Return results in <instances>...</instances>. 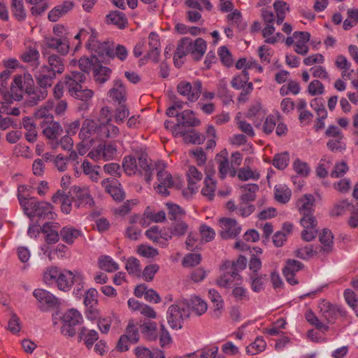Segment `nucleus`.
I'll use <instances>...</instances> for the list:
<instances>
[{
    "mask_svg": "<svg viewBox=\"0 0 358 358\" xmlns=\"http://www.w3.org/2000/svg\"><path fill=\"white\" fill-rule=\"evenodd\" d=\"M44 280L47 282H56L59 289L67 292L70 290L74 282H82V275L69 270H60L57 267H51L44 273Z\"/></svg>",
    "mask_w": 358,
    "mask_h": 358,
    "instance_id": "f257e3e1",
    "label": "nucleus"
},
{
    "mask_svg": "<svg viewBox=\"0 0 358 358\" xmlns=\"http://www.w3.org/2000/svg\"><path fill=\"white\" fill-rule=\"evenodd\" d=\"M18 200L24 213L29 217H37L39 219L54 220L56 214L52 210L50 203L38 201L34 199H27L21 194H18Z\"/></svg>",
    "mask_w": 358,
    "mask_h": 358,
    "instance_id": "f03ea898",
    "label": "nucleus"
},
{
    "mask_svg": "<svg viewBox=\"0 0 358 358\" xmlns=\"http://www.w3.org/2000/svg\"><path fill=\"white\" fill-rule=\"evenodd\" d=\"M206 50V43L203 38H198L193 43L192 38L184 37L178 43L175 57L181 59L190 53L194 60L199 61L202 58Z\"/></svg>",
    "mask_w": 358,
    "mask_h": 358,
    "instance_id": "7ed1b4c3",
    "label": "nucleus"
},
{
    "mask_svg": "<svg viewBox=\"0 0 358 358\" xmlns=\"http://www.w3.org/2000/svg\"><path fill=\"white\" fill-rule=\"evenodd\" d=\"M189 316V305L185 302H179L171 306L167 312V320L173 329L182 328L183 320Z\"/></svg>",
    "mask_w": 358,
    "mask_h": 358,
    "instance_id": "20e7f679",
    "label": "nucleus"
},
{
    "mask_svg": "<svg viewBox=\"0 0 358 358\" xmlns=\"http://www.w3.org/2000/svg\"><path fill=\"white\" fill-rule=\"evenodd\" d=\"M83 321L79 311L73 308L67 310L62 317V334L65 336L73 337L76 334V327Z\"/></svg>",
    "mask_w": 358,
    "mask_h": 358,
    "instance_id": "39448f33",
    "label": "nucleus"
},
{
    "mask_svg": "<svg viewBox=\"0 0 358 358\" xmlns=\"http://www.w3.org/2000/svg\"><path fill=\"white\" fill-rule=\"evenodd\" d=\"M297 206L302 217L300 223L302 227H307L308 223H313L316 220L313 216L315 197L312 194H304L297 201Z\"/></svg>",
    "mask_w": 358,
    "mask_h": 358,
    "instance_id": "423d86ee",
    "label": "nucleus"
},
{
    "mask_svg": "<svg viewBox=\"0 0 358 358\" xmlns=\"http://www.w3.org/2000/svg\"><path fill=\"white\" fill-rule=\"evenodd\" d=\"M160 168V164H157V185L155 187V191L163 196L169 195L168 189L178 187L177 182L173 178L171 174L165 170L164 164Z\"/></svg>",
    "mask_w": 358,
    "mask_h": 358,
    "instance_id": "0eeeda50",
    "label": "nucleus"
},
{
    "mask_svg": "<svg viewBox=\"0 0 358 358\" xmlns=\"http://www.w3.org/2000/svg\"><path fill=\"white\" fill-rule=\"evenodd\" d=\"M320 316L323 320L329 323H334L337 315L345 317L346 315L345 310L341 307L332 305L325 299L320 300L318 304Z\"/></svg>",
    "mask_w": 358,
    "mask_h": 358,
    "instance_id": "6e6552de",
    "label": "nucleus"
},
{
    "mask_svg": "<svg viewBox=\"0 0 358 358\" xmlns=\"http://www.w3.org/2000/svg\"><path fill=\"white\" fill-rule=\"evenodd\" d=\"M42 48H47L50 51L55 50L61 55H66L70 49L69 40L66 36H48L43 41Z\"/></svg>",
    "mask_w": 358,
    "mask_h": 358,
    "instance_id": "1a4fd4ad",
    "label": "nucleus"
},
{
    "mask_svg": "<svg viewBox=\"0 0 358 358\" xmlns=\"http://www.w3.org/2000/svg\"><path fill=\"white\" fill-rule=\"evenodd\" d=\"M202 84L196 80L193 84L187 81H180L177 85L178 92L190 101H196L201 93Z\"/></svg>",
    "mask_w": 358,
    "mask_h": 358,
    "instance_id": "9d476101",
    "label": "nucleus"
},
{
    "mask_svg": "<svg viewBox=\"0 0 358 358\" xmlns=\"http://www.w3.org/2000/svg\"><path fill=\"white\" fill-rule=\"evenodd\" d=\"M42 55L48 62V64L42 67H47L48 69L55 75L62 74L64 71V59L59 55L51 53L47 48H42Z\"/></svg>",
    "mask_w": 358,
    "mask_h": 358,
    "instance_id": "9b49d317",
    "label": "nucleus"
},
{
    "mask_svg": "<svg viewBox=\"0 0 358 358\" xmlns=\"http://www.w3.org/2000/svg\"><path fill=\"white\" fill-rule=\"evenodd\" d=\"M72 191L73 192L72 198L74 200L76 207L87 208L93 206L94 200L87 187L75 186L72 188Z\"/></svg>",
    "mask_w": 358,
    "mask_h": 358,
    "instance_id": "f8f14e48",
    "label": "nucleus"
},
{
    "mask_svg": "<svg viewBox=\"0 0 358 358\" xmlns=\"http://www.w3.org/2000/svg\"><path fill=\"white\" fill-rule=\"evenodd\" d=\"M188 224L182 220L174 221L169 227L163 230L162 236L166 241L171 240L173 238H180L183 237L188 231Z\"/></svg>",
    "mask_w": 358,
    "mask_h": 358,
    "instance_id": "ddd939ff",
    "label": "nucleus"
},
{
    "mask_svg": "<svg viewBox=\"0 0 358 358\" xmlns=\"http://www.w3.org/2000/svg\"><path fill=\"white\" fill-rule=\"evenodd\" d=\"M220 223L222 228L220 236L224 239L236 238L241 233V227L234 219L222 218Z\"/></svg>",
    "mask_w": 358,
    "mask_h": 358,
    "instance_id": "4468645a",
    "label": "nucleus"
},
{
    "mask_svg": "<svg viewBox=\"0 0 358 358\" xmlns=\"http://www.w3.org/2000/svg\"><path fill=\"white\" fill-rule=\"evenodd\" d=\"M34 85V79L31 74L24 73L23 75H15L13 77L10 85V90L23 96V93L27 89H31Z\"/></svg>",
    "mask_w": 358,
    "mask_h": 358,
    "instance_id": "2eb2a0df",
    "label": "nucleus"
},
{
    "mask_svg": "<svg viewBox=\"0 0 358 358\" xmlns=\"http://www.w3.org/2000/svg\"><path fill=\"white\" fill-rule=\"evenodd\" d=\"M201 123L200 120L195 117L194 112L191 110H185L180 115H178V123L175 125L173 134L183 135L182 131H177L181 125L185 127H196Z\"/></svg>",
    "mask_w": 358,
    "mask_h": 358,
    "instance_id": "dca6fc26",
    "label": "nucleus"
},
{
    "mask_svg": "<svg viewBox=\"0 0 358 358\" xmlns=\"http://www.w3.org/2000/svg\"><path fill=\"white\" fill-rule=\"evenodd\" d=\"M303 264L295 259H287L286 265L282 270L283 275L287 281L292 285L298 284V280L294 278L296 272L301 270Z\"/></svg>",
    "mask_w": 358,
    "mask_h": 358,
    "instance_id": "f3484780",
    "label": "nucleus"
},
{
    "mask_svg": "<svg viewBox=\"0 0 358 358\" xmlns=\"http://www.w3.org/2000/svg\"><path fill=\"white\" fill-rule=\"evenodd\" d=\"M295 39L294 50L301 55H306L309 50L308 42L310 38V34L307 31H295L294 33Z\"/></svg>",
    "mask_w": 358,
    "mask_h": 358,
    "instance_id": "a211bd4d",
    "label": "nucleus"
},
{
    "mask_svg": "<svg viewBox=\"0 0 358 358\" xmlns=\"http://www.w3.org/2000/svg\"><path fill=\"white\" fill-rule=\"evenodd\" d=\"M127 90L121 80H114L113 87L108 91V96L118 104L124 103L126 101Z\"/></svg>",
    "mask_w": 358,
    "mask_h": 358,
    "instance_id": "6ab92c4d",
    "label": "nucleus"
},
{
    "mask_svg": "<svg viewBox=\"0 0 358 358\" xmlns=\"http://www.w3.org/2000/svg\"><path fill=\"white\" fill-rule=\"evenodd\" d=\"M112 119L109 117L106 123L99 125L98 138L103 140L105 138H115L120 134V129L111 123Z\"/></svg>",
    "mask_w": 358,
    "mask_h": 358,
    "instance_id": "aec40b11",
    "label": "nucleus"
},
{
    "mask_svg": "<svg viewBox=\"0 0 358 358\" xmlns=\"http://www.w3.org/2000/svg\"><path fill=\"white\" fill-rule=\"evenodd\" d=\"M99 339V334L94 329H89L85 327H81L78 332V342L83 341L86 348L90 350L94 343Z\"/></svg>",
    "mask_w": 358,
    "mask_h": 358,
    "instance_id": "412c9836",
    "label": "nucleus"
},
{
    "mask_svg": "<svg viewBox=\"0 0 358 358\" xmlns=\"http://www.w3.org/2000/svg\"><path fill=\"white\" fill-rule=\"evenodd\" d=\"M80 35H83V40H86V46L89 50L96 51L99 47L97 40L98 33L95 29L87 27L80 30Z\"/></svg>",
    "mask_w": 358,
    "mask_h": 358,
    "instance_id": "4be33fe9",
    "label": "nucleus"
},
{
    "mask_svg": "<svg viewBox=\"0 0 358 358\" xmlns=\"http://www.w3.org/2000/svg\"><path fill=\"white\" fill-rule=\"evenodd\" d=\"M43 134L46 138L52 141L57 140L58 136L63 132L61 124L58 122L53 120L46 122L45 124H43Z\"/></svg>",
    "mask_w": 358,
    "mask_h": 358,
    "instance_id": "5701e85b",
    "label": "nucleus"
},
{
    "mask_svg": "<svg viewBox=\"0 0 358 358\" xmlns=\"http://www.w3.org/2000/svg\"><path fill=\"white\" fill-rule=\"evenodd\" d=\"M40 54L35 43L29 42L26 44L25 50L21 55V59L24 62H33L36 66L39 64Z\"/></svg>",
    "mask_w": 358,
    "mask_h": 358,
    "instance_id": "b1692460",
    "label": "nucleus"
},
{
    "mask_svg": "<svg viewBox=\"0 0 358 358\" xmlns=\"http://www.w3.org/2000/svg\"><path fill=\"white\" fill-rule=\"evenodd\" d=\"M27 95V103L29 106H35L39 101L45 99L48 95V91L45 89L35 88L34 84L31 89H27L25 92Z\"/></svg>",
    "mask_w": 358,
    "mask_h": 358,
    "instance_id": "393cba45",
    "label": "nucleus"
},
{
    "mask_svg": "<svg viewBox=\"0 0 358 358\" xmlns=\"http://www.w3.org/2000/svg\"><path fill=\"white\" fill-rule=\"evenodd\" d=\"M56 78L55 73L50 71L47 67H41L38 75L36 76L37 83L40 88L47 90L52 85V82Z\"/></svg>",
    "mask_w": 358,
    "mask_h": 358,
    "instance_id": "a878e982",
    "label": "nucleus"
},
{
    "mask_svg": "<svg viewBox=\"0 0 358 358\" xmlns=\"http://www.w3.org/2000/svg\"><path fill=\"white\" fill-rule=\"evenodd\" d=\"M59 224L57 222H46L41 230L45 234V241L48 244L55 243L59 239L60 233L57 232Z\"/></svg>",
    "mask_w": 358,
    "mask_h": 358,
    "instance_id": "bb28decb",
    "label": "nucleus"
},
{
    "mask_svg": "<svg viewBox=\"0 0 358 358\" xmlns=\"http://www.w3.org/2000/svg\"><path fill=\"white\" fill-rule=\"evenodd\" d=\"M98 129L99 126L95 121L86 119L83 122L79 132V137L83 141L90 139L94 134H96L98 137Z\"/></svg>",
    "mask_w": 358,
    "mask_h": 358,
    "instance_id": "cd10ccee",
    "label": "nucleus"
},
{
    "mask_svg": "<svg viewBox=\"0 0 358 358\" xmlns=\"http://www.w3.org/2000/svg\"><path fill=\"white\" fill-rule=\"evenodd\" d=\"M72 199L69 195L62 190H58L52 196V201L55 203H61V210L66 214L70 213L72 207Z\"/></svg>",
    "mask_w": 358,
    "mask_h": 358,
    "instance_id": "c85d7f7f",
    "label": "nucleus"
},
{
    "mask_svg": "<svg viewBox=\"0 0 358 358\" xmlns=\"http://www.w3.org/2000/svg\"><path fill=\"white\" fill-rule=\"evenodd\" d=\"M33 295L42 304H46L49 307L56 306L59 302L52 294L43 289H36L34 291Z\"/></svg>",
    "mask_w": 358,
    "mask_h": 358,
    "instance_id": "c756f323",
    "label": "nucleus"
},
{
    "mask_svg": "<svg viewBox=\"0 0 358 358\" xmlns=\"http://www.w3.org/2000/svg\"><path fill=\"white\" fill-rule=\"evenodd\" d=\"M148 39V45L150 48V51L148 54V57L151 59L155 63H157L159 62V56L160 52V42L159 36L156 33L152 32L150 34Z\"/></svg>",
    "mask_w": 358,
    "mask_h": 358,
    "instance_id": "7c9ffc66",
    "label": "nucleus"
},
{
    "mask_svg": "<svg viewBox=\"0 0 358 358\" xmlns=\"http://www.w3.org/2000/svg\"><path fill=\"white\" fill-rule=\"evenodd\" d=\"M236 281V284L241 282V277L236 271H226L217 280V285L222 287H229L233 282Z\"/></svg>",
    "mask_w": 358,
    "mask_h": 358,
    "instance_id": "2f4dec72",
    "label": "nucleus"
},
{
    "mask_svg": "<svg viewBox=\"0 0 358 358\" xmlns=\"http://www.w3.org/2000/svg\"><path fill=\"white\" fill-rule=\"evenodd\" d=\"M106 18L108 24L115 25L120 29L125 28L128 24L127 17L122 11H111L106 15Z\"/></svg>",
    "mask_w": 358,
    "mask_h": 358,
    "instance_id": "473e14b6",
    "label": "nucleus"
},
{
    "mask_svg": "<svg viewBox=\"0 0 358 358\" xmlns=\"http://www.w3.org/2000/svg\"><path fill=\"white\" fill-rule=\"evenodd\" d=\"M141 331L145 338L148 341H156L158 338L157 324L152 321H145L141 325Z\"/></svg>",
    "mask_w": 358,
    "mask_h": 358,
    "instance_id": "72a5a7b5",
    "label": "nucleus"
},
{
    "mask_svg": "<svg viewBox=\"0 0 358 358\" xmlns=\"http://www.w3.org/2000/svg\"><path fill=\"white\" fill-rule=\"evenodd\" d=\"M82 235V231L75 227L66 226L60 230L62 240L69 245H71Z\"/></svg>",
    "mask_w": 358,
    "mask_h": 358,
    "instance_id": "f704fd0d",
    "label": "nucleus"
},
{
    "mask_svg": "<svg viewBox=\"0 0 358 358\" xmlns=\"http://www.w3.org/2000/svg\"><path fill=\"white\" fill-rule=\"evenodd\" d=\"M68 92L71 96L82 101H90L94 96V92L92 90L83 88L82 85L71 87Z\"/></svg>",
    "mask_w": 358,
    "mask_h": 358,
    "instance_id": "c9c22d12",
    "label": "nucleus"
},
{
    "mask_svg": "<svg viewBox=\"0 0 358 358\" xmlns=\"http://www.w3.org/2000/svg\"><path fill=\"white\" fill-rule=\"evenodd\" d=\"M113 180L106 178L102 180L101 185L105 190L110 194L115 201H122L124 199V194L122 189L115 185H112Z\"/></svg>",
    "mask_w": 358,
    "mask_h": 358,
    "instance_id": "e433bc0d",
    "label": "nucleus"
},
{
    "mask_svg": "<svg viewBox=\"0 0 358 358\" xmlns=\"http://www.w3.org/2000/svg\"><path fill=\"white\" fill-rule=\"evenodd\" d=\"M98 266L100 269L112 273L119 269V265L108 255H101L98 258Z\"/></svg>",
    "mask_w": 358,
    "mask_h": 358,
    "instance_id": "4c0bfd02",
    "label": "nucleus"
},
{
    "mask_svg": "<svg viewBox=\"0 0 358 358\" xmlns=\"http://www.w3.org/2000/svg\"><path fill=\"white\" fill-rule=\"evenodd\" d=\"M356 205H352L348 200H342L336 203L331 210V214L333 216H341L351 213L354 210Z\"/></svg>",
    "mask_w": 358,
    "mask_h": 358,
    "instance_id": "58836bf2",
    "label": "nucleus"
},
{
    "mask_svg": "<svg viewBox=\"0 0 358 358\" xmlns=\"http://www.w3.org/2000/svg\"><path fill=\"white\" fill-rule=\"evenodd\" d=\"M23 128L27 131L25 138L29 143H34L37 140V131L36 124L32 120L28 117H24L22 119Z\"/></svg>",
    "mask_w": 358,
    "mask_h": 358,
    "instance_id": "ea45409f",
    "label": "nucleus"
},
{
    "mask_svg": "<svg viewBox=\"0 0 358 358\" xmlns=\"http://www.w3.org/2000/svg\"><path fill=\"white\" fill-rule=\"evenodd\" d=\"M333 238L334 236L331 231L327 229H324L320 235V241L322 245V246H318L320 251L325 253H329L331 251L333 248Z\"/></svg>",
    "mask_w": 358,
    "mask_h": 358,
    "instance_id": "a19ab883",
    "label": "nucleus"
},
{
    "mask_svg": "<svg viewBox=\"0 0 358 358\" xmlns=\"http://www.w3.org/2000/svg\"><path fill=\"white\" fill-rule=\"evenodd\" d=\"M86 78L83 72L72 71L65 76L64 83L69 90L71 87H78L84 83Z\"/></svg>",
    "mask_w": 358,
    "mask_h": 358,
    "instance_id": "79ce46f5",
    "label": "nucleus"
},
{
    "mask_svg": "<svg viewBox=\"0 0 358 358\" xmlns=\"http://www.w3.org/2000/svg\"><path fill=\"white\" fill-rule=\"evenodd\" d=\"M162 234L163 230H159V227L157 226L152 227L145 232L146 236L150 240H152L154 243H156L164 248L167 245L168 241L164 239Z\"/></svg>",
    "mask_w": 358,
    "mask_h": 358,
    "instance_id": "37998d69",
    "label": "nucleus"
},
{
    "mask_svg": "<svg viewBox=\"0 0 358 358\" xmlns=\"http://www.w3.org/2000/svg\"><path fill=\"white\" fill-rule=\"evenodd\" d=\"M122 168L128 176L134 175L140 171L136 158L131 155H127L124 157Z\"/></svg>",
    "mask_w": 358,
    "mask_h": 358,
    "instance_id": "c03bdc74",
    "label": "nucleus"
},
{
    "mask_svg": "<svg viewBox=\"0 0 358 358\" xmlns=\"http://www.w3.org/2000/svg\"><path fill=\"white\" fill-rule=\"evenodd\" d=\"M10 9L12 14L18 21H24L25 20L27 12L22 0H12Z\"/></svg>",
    "mask_w": 358,
    "mask_h": 358,
    "instance_id": "a18cd8bd",
    "label": "nucleus"
},
{
    "mask_svg": "<svg viewBox=\"0 0 358 358\" xmlns=\"http://www.w3.org/2000/svg\"><path fill=\"white\" fill-rule=\"evenodd\" d=\"M273 8L276 13V22L278 24H281L285 18L287 12L289 10L288 4L283 1H276L273 3Z\"/></svg>",
    "mask_w": 358,
    "mask_h": 358,
    "instance_id": "49530a36",
    "label": "nucleus"
},
{
    "mask_svg": "<svg viewBox=\"0 0 358 358\" xmlns=\"http://www.w3.org/2000/svg\"><path fill=\"white\" fill-rule=\"evenodd\" d=\"M321 252L322 251H320V248L318 246L314 247L312 245H307L303 248L297 249L294 252L297 257L303 259H307Z\"/></svg>",
    "mask_w": 358,
    "mask_h": 358,
    "instance_id": "de8ad7c7",
    "label": "nucleus"
},
{
    "mask_svg": "<svg viewBox=\"0 0 358 358\" xmlns=\"http://www.w3.org/2000/svg\"><path fill=\"white\" fill-rule=\"evenodd\" d=\"M93 71L95 81L101 84L109 79L111 73L108 67L103 66H94Z\"/></svg>",
    "mask_w": 358,
    "mask_h": 358,
    "instance_id": "09e8293b",
    "label": "nucleus"
},
{
    "mask_svg": "<svg viewBox=\"0 0 358 358\" xmlns=\"http://www.w3.org/2000/svg\"><path fill=\"white\" fill-rule=\"evenodd\" d=\"M242 195L241 199L242 201H252L255 199L256 193L259 190V186L256 184H247L241 187Z\"/></svg>",
    "mask_w": 358,
    "mask_h": 358,
    "instance_id": "8fccbe9b",
    "label": "nucleus"
},
{
    "mask_svg": "<svg viewBox=\"0 0 358 358\" xmlns=\"http://www.w3.org/2000/svg\"><path fill=\"white\" fill-rule=\"evenodd\" d=\"M187 178H188V187L192 191H194V189H196L195 185L201 181L203 178V174L198 171V169L194 166H190L189 167V170L187 172Z\"/></svg>",
    "mask_w": 358,
    "mask_h": 358,
    "instance_id": "3c124183",
    "label": "nucleus"
},
{
    "mask_svg": "<svg viewBox=\"0 0 358 358\" xmlns=\"http://www.w3.org/2000/svg\"><path fill=\"white\" fill-rule=\"evenodd\" d=\"M82 169L83 173L88 176L92 181L97 182L99 180V173L98 169H100V166H94L88 160L85 159L82 164Z\"/></svg>",
    "mask_w": 358,
    "mask_h": 358,
    "instance_id": "603ef678",
    "label": "nucleus"
},
{
    "mask_svg": "<svg viewBox=\"0 0 358 358\" xmlns=\"http://www.w3.org/2000/svg\"><path fill=\"white\" fill-rule=\"evenodd\" d=\"M227 151L224 150L220 152L219 155H217L216 159L218 160V157H222L223 159L220 160L219 162V175L220 177L224 179L227 174L230 171L229 163L227 159Z\"/></svg>",
    "mask_w": 358,
    "mask_h": 358,
    "instance_id": "864d4df0",
    "label": "nucleus"
},
{
    "mask_svg": "<svg viewBox=\"0 0 358 358\" xmlns=\"http://www.w3.org/2000/svg\"><path fill=\"white\" fill-rule=\"evenodd\" d=\"M138 162L137 163L140 171L138 173H142L143 171L145 172V178L147 182H150L152 180L151 166L145 156L141 155L138 157Z\"/></svg>",
    "mask_w": 358,
    "mask_h": 358,
    "instance_id": "5fc2aeb1",
    "label": "nucleus"
},
{
    "mask_svg": "<svg viewBox=\"0 0 358 358\" xmlns=\"http://www.w3.org/2000/svg\"><path fill=\"white\" fill-rule=\"evenodd\" d=\"M266 343L262 337H257L255 341L248 345L246 348L248 354L257 355L265 350Z\"/></svg>",
    "mask_w": 358,
    "mask_h": 358,
    "instance_id": "6e6d98bb",
    "label": "nucleus"
},
{
    "mask_svg": "<svg viewBox=\"0 0 358 358\" xmlns=\"http://www.w3.org/2000/svg\"><path fill=\"white\" fill-rule=\"evenodd\" d=\"M248 80L249 74L248 70L244 69L238 76L232 79L231 84L234 89L240 90L248 83Z\"/></svg>",
    "mask_w": 358,
    "mask_h": 358,
    "instance_id": "4d7b16f0",
    "label": "nucleus"
},
{
    "mask_svg": "<svg viewBox=\"0 0 358 358\" xmlns=\"http://www.w3.org/2000/svg\"><path fill=\"white\" fill-rule=\"evenodd\" d=\"M215 190V182L214 180L208 176L204 180V186L201 189V194L212 200L214 197V192Z\"/></svg>",
    "mask_w": 358,
    "mask_h": 358,
    "instance_id": "13d9d810",
    "label": "nucleus"
},
{
    "mask_svg": "<svg viewBox=\"0 0 358 358\" xmlns=\"http://www.w3.org/2000/svg\"><path fill=\"white\" fill-rule=\"evenodd\" d=\"M306 320L312 325L315 326L316 329L324 332L328 331L329 327L321 322L317 317L315 316L314 313L308 310L305 315Z\"/></svg>",
    "mask_w": 358,
    "mask_h": 358,
    "instance_id": "bf43d9fd",
    "label": "nucleus"
},
{
    "mask_svg": "<svg viewBox=\"0 0 358 358\" xmlns=\"http://www.w3.org/2000/svg\"><path fill=\"white\" fill-rule=\"evenodd\" d=\"M54 106V103L52 101H48L44 107L38 109L36 113L35 117L36 118H45L46 120L45 123L53 120V115L50 113V110Z\"/></svg>",
    "mask_w": 358,
    "mask_h": 358,
    "instance_id": "052dcab7",
    "label": "nucleus"
},
{
    "mask_svg": "<svg viewBox=\"0 0 358 358\" xmlns=\"http://www.w3.org/2000/svg\"><path fill=\"white\" fill-rule=\"evenodd\" d=\"M191 306L196 315H203L208 308L207 303L198 296H194L191 299Z\"/></svg>",
    "mask_w": 358,
    "mask_h": 358,
    "instance_id": "680f3d73",
    "label": "nucleus"
},
{
    "mask_svg": "<svg viewBox=\"0 0 358 358\" xmlns=\"http://www.w3.org/2000/svg\"><path fill=\"white\" fill-rule=\"evenodd\" d=\"M289 162V153L285 152L275 155L273 159V165L280 170H283L287 166Z\"/></svg>",
    "mask_w": 358,
    "mask_h": 358,
    "instance_id": "e2e57ef3",
    "label": "nucleus"
},
{
    "mask_svg": "<svg viewBox=\"0 0 358 358\" xmlns=\"http://www.w3.org/2000/svg\"><path fill=\"white\" fill-rule=\"evenodd\" d=\"M307 225V227H303L304 230L301 233V237L306 241H311L317 234V230L316 229L317 220H314L313 223L308 222Z\"/></svg>",
    "mask_w": 358,
    "mask_h": 358,
    "instance_id": "0e129e2a",
    "label": "nucleus"
},
{
    "mask_svg": "<svg viewBox=\"0 0 358 358\" xmlns=\"http://www.w3.org/2000/svg\"><path fill=\"white\" fill-rule=\"evenodd\" d=\"M250 278L252 280L251 288L255 292H259L264 289L266 281L265 275L251 274Z\"/></svg>",
    "mask_w": 358,
    "mask_h": 358,
    "instance_id": "69168bd1",
    "label": "nucleus"
},
{
    "mask_svg": "<svg viewBox=\"0 0 358 358\" xmlns=\"http://www.w3.org/2000/svg\"><path fill=\"white\" fill-rule=\"evenodd\" d=\"M275 196L278 201L285 203L290 199L291 191L285 186H276L275 189Z\"/></svg>",
    "mask_w": 358,
    "mask_h": 358,
    "instance_id": "338daca9",
    "label": "nucleus"
},
{
    "mask_svg": "<svg viewBox=\"0 0 358 358\" xmlns=\"http://www.w3.org/2000/svg\"><path fill=\"white\" fill-rule=\"evenodd\" d=\"M119 105V107L115 109L113 115L114 120L117 124L123 123L125 118L127 117L129 115V110L126 105L124 103Z\"/></svg>",
    "mask_w": 358,
    "mask_h": 358,
    "instance_id": "774afa93",
    "label": "nucleus"
}]
</instances>
